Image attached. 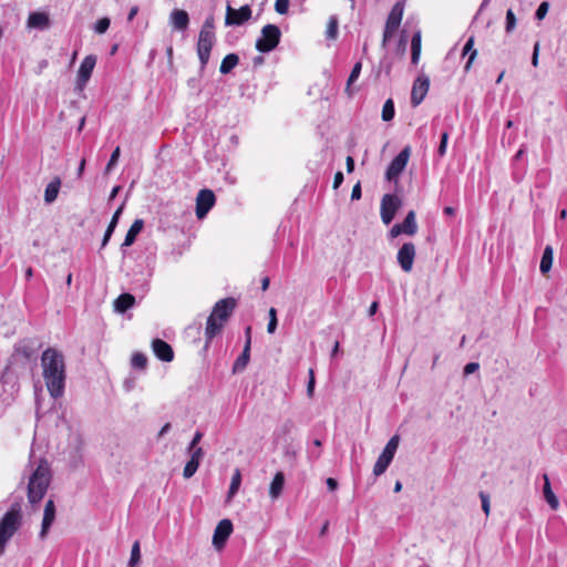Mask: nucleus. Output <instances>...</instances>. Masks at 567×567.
<instances>
[{
  "mask_svg": "<svg viewBox=\"0 0 567 567\" xmlns=\"http://www.w3.org/2000/svg\"><path fill=\"white\" fill-rule=\"evenodd\" d=\"M42 377L53 399L63 396L66 371L63 354L54 348H48L41 355Z\"/></svg>",
  "mask_w": 567,
  "mask_h": 567,
  "instance_id": "nucleus-1",
  "label": "nucleus"
},
{
  "mask_svg": "<svg viewBox=\"0 0 567 567\" xmlns=\"http://www.w3.org/2000/svg\"><path fill=\"white\" fill-rule=\"evenodd\" d=\"M235 307L236 300L234 298H225L215 303L213 311L207 318L206 322V348L208 347L209 342L221 332L224 324L231 316Z\"/></svg>",
  "mask_w": 567,
  "mask_h": 567,
  "instance_id": "nucleus-2",
  "label": "nucleus"
},
{
  "mask_svg": "<svg viewBox=\"0 0 567 567\" xmlns=\"http://www.w3.org/2000/svg\"><path fill=\"white\" fill-rule=\"evenodd\" d=\"M51 482V470L47 461L41 460L37 468L32 472L28 484V499L35 504L40 502L47 493Z\"/></svg>",
  "mask_w": 567,
  "mask_h": 567,
  "instance_id": "nucleus-3",
  "label": "nucleus"
},
{
  "mask_svg": "<svg viewBox=\"0 0 567 567\" xmlns=\"http://www.w3.org/2000/svg\"><path fill=\"white\" fill-rule=\"evenodd\" d=\"M21 524V507L19 503H14L0 519V556L3 555L8 542L20 528Z\"/></svg>",
  "mask_w": 567,
  "mask_h": 567,
  "instance_id": "nucleus-4",
  "label": "nucleus"
},
{
  "mask_svg": "<svg viewBox=\"0 0 567 567\" xmlns=\"http://www.w3.org/2000/svg\"><path fill=\"white\" fill-rule=\"evenodd\" d=\"M280 38L281 31L276 24H266L256 41V49L261 53H268L277 48Z\"/></svg>",
  "mask_w": 567,
  "mask_h": 567,
  "instance_id": "nucleus-5",
  "label": "nucleus"
},
{
  "mask_svg": "<svg viewBox=\"0 0 567 567\" xmlns=\"http://www.w3.org/2000/svg\"><path fill=\"white\" fill-rule=\"evenodd\" d=\"M402 200L398 195L385 194L381 199L380 215L384 225L391 224L396 212L401 208Z\"/></svg>",
  "mask_w": 567,
  "mask_h": 567,
  "instance_id": "nucleus-6",
  "label": "nucleus"
},
{
  "mask_svg": "<svg viewBox=\"0 0 567 567\" xmlns=\"http://www.w3.org/2000/svg\"><path fill=\"white\" fill-rule=\"evenodd\" d=\"M403 17V4L401 2H396L393 8L391 9L384 31H383V39H382V47L384 48L388 43V41L391 39V37L395 33L398 28L401 24Z\"/></svg>",
  "mask_w": 567,
  "mask_h": 567,
  "instance_id": "nucleus-7",
  "label": "nucleus"
},
{
  "mask_svg": "<svg viewBox=\"0 0 567 567\" xmlns=\"http://www.w3.org/2000/svg\"><path fill=\"white\" fill-rule=\"evenodd\" d=\"M411 154L410 146H405L390 163L385 177L388 181L396 179L406 167Z\"/></svg>",
  "mask_w": 567,
  "mask_h": 567,
  "instance_id": "nucleus-8",
  "label": "nucleus"
},
{
  "mask_svg": "<svg viewBox=\"0 0 567 567\" xmlns=\"http://www.w3.org/2000/svg\"><path fill=\"white\" fill-rule=\"evenodd\" d=\"M214 41H215V33H207V31H205V32L199 31L198 42H197V54H198V59L200 61L202 69H204L209 61L210 51L213 49Z\"/></svg>",
  "mask_w": 567,
  "mask_h": 567,
  "instance_id": "nucleus-9",
  "label": "nucleus"
},
{
  "mask_svg": "<svg viewBox=\"0 0 567 567\" xmlns=\"http://www.w3.org/2000/svg\"><path fill=\"white\" fill-rule=\"evenodd\" d=\"M37 349L31 340H22L18 342L11 355L13 362L27 363L35 358Z\"/></svg>",
  "mask_w": 567,
  "mask_h": 567,
  "instance_id": "nucleus-10",
  "label": "nucleus"
},
{
  "mask_svg": "<svg viewBox=\"0 0 567 567\" xmlns=\"http://www.w3.org/2000/svg\"><path fill=\"white\" fill-rule=\"evenodd\" d=\"M251 18V9L249 4L241 6L239 9H234L227 4L225 24L226 25H241Z\"/></svg>",
  "mask_w": 567,
  "mask_h": 567,
  "instance_id": "nucleus-11",
  "label": "nucleus"
},
{
  "mask_svg": "<svg viewBox=\"0 0 567 567\" xmlns=\"http://www.w3.org/2000/svg\"><path fill=\"white\" fill-rule=\"evenodd\" d=\"M216 197L213 190L202 189L196 197V216L198 219L204 218L208 212L214 207Z\"/></svg>",
  "mask_w": 567,
  "mask_h": 567,
  "instance_id": "nucleus-12",
  "label": "nucleus"
},
{
  "mask_svg": "<svg viewBox=\"0 0 567 567\" xmlns=\"http://www.w3.org/2000/svg\"><path fill=\"white\" fill-rule=\"evenodd\" d=\"M415 246L413 243H404L398 251L396 260L404 272H410L415 258Z\"/></svg>",
  "mask_w": 567,
  "mask_h": 567,
  "instance_id": "nucleus-13",
  "label": "nucleus"
},
{
  "mask_svg": "<svg viewBox=\"0 0 567 567\" xmlns=\"http://www.w3.org/2000/svg\"><path fill=\"white\" fill-rule=\"evenodd\" d=\"M96 64V58L94 55H86L83 61L81 62V65L78 71L76 76V89L82 91L86 83L89 82L92 72L94 70V66Z\"/></svg>",
  "mask_w": 567,
  "mask_h": 567,
  "instance_id": "nucleus-14",
  "label": "nucleus"
},
{
  "mask_svg": "<svg viewBox=\"0 0 567 567\" xmlns=\"http://www.w3.org/2000/svg\"><path fill=\"white\" fill-rule=\"evenodd\" d=\"M429 87L430 79L426 75L422 74L415 79L411 92L412 106H417L422 103L429 92Z\"/></svg>",
  "mask_w": 567,
  "mask_h": 567,
  "instance_id": "nucleus-15",
  "label": "nucleus"
},
{
  "mask_svg": "<svg viewBox=\"0 0 567 567\" xmlns=\"http://www.w3.org/2000/svg\"><path fill=\"white\" fill-rule=\"evenodd\" d=\"M246 342L241 354L236 359L233 365V372L238 373L246 369L250 359V346H251V327L245 329Z\"/></svg>",
  "mask_w": 567,
  "mask_h": 567,
  "instance_id": "nucleus-16",
  "label": "nucleus"
},
{
  "mask_svg": "<svg viewBox=\"0 0 567 567\" xmlns=\"http://www.w3.org/2000/svg\"><path fill=\"white\" fill-rule=\"evenodd\" d=\"M233 532V524L229 519H221L217 527L215 528L213 536V544L216 548H221L227 538L230 536Z\"/></svg>",
  "mask_w": 567,
  "mask_h": 567,
  "instance_id": "nucleus-17",
  "label": "nucleus"
},
{
  "mask_svg": "<svg viewBox=\"0 0 567 567\" xmlns=\"http://www.w3.org/2000/svg\"><path fill=\"white\" fill-rule=\"evenodd\" d=\"M54 519H55V505L52 499H49L44 506L43 519H42L41 530L39 534L41 539H44L47 537L49 529H50L51 525L53 524Z\"/></svg>",
  "mask_w": 567,
  "mask_h": 567,
  "instance_id": "nucleus-18",
  "label": "nucleus"
},
{
  "mask_svg": "<svg viewBox=\"0 0 567 567\" xmlns=\"http://www.w3.org/2000/svg\"><path fill=\"white\" fill-rule=\"evenodd\" d=\"M152 349L155 355L164 362H171L174 359L173 348L162 339L153 340Z\"/></svg>",
  "mask_w": 567,
  "mask_h": 567,
  "instance_id": "nucleus-19",
  "label": "nucleus"
},
{
  "mask_svg": "<svg viewBox=\"0 0 567 567\" xmlns=\"http://www.w3.org/2000/svg\"><path fill=\"white\" fill-rule=\"evenodd\" d=\"M171 22L174 27V29L184 31L187 29L189 23V17L188 13L185 10L181 9H174L171 12Z\"/></svg>",
  "mask_w": 567,
  "mask_h": 567,
  "instance_id": "nucleus-20",
  "label": "nucleus"
},
{
  "mask_svg": "<svg viewBox=\"0 0 567 567\" xmlns=\"http://www.w3.org/2000/svg\"><path fill=\"white\" fill-rule=\"evenodd\" d=\"M285 486V475L282 472H277L269 486V496L271 499H277Z\"/></svg>",
  "mask_w": 567,
  "mask_h": 567,
  "instance_id": "nucleus-21",
  "label": "nucleus"
},
{
  "mask_svg": "<svg viewBox=\"0 0 567 567\" xmlns=\"http://www.w3.org/2000/svg\"><path fill=\"white\" fill-rule=\"evenodd\" d=\"M543 478H544V486H543L544 498L547 502V504L550 506V508L556 511L559 506L558 498L556 497V495L554 494V492L551 489L548 475L544 474Z\"/></svg>",
  "mask_w": 567,
  "mask_h": 567,
  "instance_id": "nucleus-22",
  "label": "nucleus"
},
{
  "mask_svg": "<svg viewBox=\"0 0 567 567\" xmlns=\"http://www.w3.org/2000/svg\"><path fill=\"white\" fill-rule=\"evenodd\" d=\"M144 221L142 219L134 220V223L131 225L130 229L126 233V236L122 244V248L130 247L134 244L137 235L142 231Z\"/></svg>",
  "mask_w": 567,
  "mask_h": 567,
  "instance_id": "nucleus-23",
  "label": "nucleus"
},
{
  "mask_svg": "<svg viewBox=\"0 0 567 567\" xmlns=\"http://www.w3.org/2000/svg\"><path fill=\"white\" fill-rule=\"evenodd\" d=\"M135 305V297L131 293H122L114 301V309L120 313H124Z\"/></svg>",
  "mask_w": 567,
  "mask_h": 567,
  "instance_id": "nucleus-24",
  "label": "nucleus"
},
{
  "mask_svg": "<svg viewBox=\"0 0 567 567\" xmlns=\"http://www.w3.org/2000/svg\"><path fill=\"white\" fill-rule=\"evenodd\" d=\"M61 179L59 177H54L45 187L44 190V202L47 204H52L60 192Z\"/></svg>",
  "mask_w": 567,
  "mask_h": 567,
  "instance_id": "nucleus-25",
  "label": "nucleus"
},
{
  "mask_svg": "<svg viewBox=\"0 0 567 567\" xmlns=\"http://www.w3.org/2000/svg\"><path fill=\"white\" fill-rule=\"evenodd\" d=\"M400 225H401L403 234H405L408 236L415 235L416 231H417V224H416V219H415V212L414 210H410L406 214L404 220Z\"/></svg>",
  "mask_w": 567,
  "mask_h": 567,
  "instance_id": "nucleus-26",
  "label": "nucleus"
},
{
  "mask_svg": "<svg viewBox=\"0 0 567 567\" xmlns=\"http://www.w3.org/2000/svg\"><path fill=\"white\" fill-rule=\"evenodd\" d=\"M466 54H470L468 60L464 66V70L467 72L477 55V50L474 49V37H470L463 47L462 55Z\"/></svg>",
  "mask_w": 567,
  "mask_h": 567,
  "instance_id": "nucleus-27",
  "label": "nucleus"
},
{
  "mask_svg": "<svg viewBox=\"0 0 567 567\" xmlns=\"http://www.w3.org/2000/svg\"><path fill=\"white\" fill-rule=\"evenodd\" d=\"M29 27L44 29L49 27V17L45 13L33 12L28 19Z\"/></svg>",
  "mask_w": 567,
  "mask_h": 567,
  "instance_id": "nucleus-28",
  "label": "nucleus"
},
{
  "mask_svg": "<svg viewBox=\"0 0 567 567\" xmlns=\"http://www.w3.org/2000/svg\"><path fill=\"white\" fill-rule=\"evenodd\" d=\"M239 58L236 53L227 54L220 64L219 72L221 74H228L238 64Z\"/></svg>",
  "mask_w": 567,
  "mask_h": 567,
  "instance_id": "nucleus-29",
  "label": "nucleus"
},
{
  "mask_svg": "<svg viewBox=\"0 0 567 567\" xmlns=\"http://www.w3.org/2000/svg\"><path fill=\"white\" fill-rule=\"evenodd\" d=\"M553 255L554 250L551 246H546L542 256L539 269L543 274H546L550 270L553 265Z\"/></svg>",
  "mask_w": 567,
  "mask_h": 567,
  "instance_id": "nucleus-30",
  "label": "nucleus"
},
{
  "mask_svg": "<svg viewBox=\"0 0 567 567\" xmlns=\"http://www.w3.org/2000/svg\"><path fill=\"white\" fill-rule=\"evenodd\" d=\"M399 443H400V436L393 435L389 440V442L386 443V445L384 446V449L380 455L385 456L386 458L392 461L395 455V452L399 447Z\"/></svg>",
  "mask_w": 567,
  "mask_h": 567,
  "instance_id": "nucleus-31",
  "label": "nucleus"
},
{
  "mask_svg": "<svg viewBox=\"0 0 567 567\" xmlns=\"http://www.w3.org/2000/svg\"><path fill=\"white\" fill-rule=\"evenodd\" d=\"M361 69H362V63L361 62H357L352 70H351V73L348 78V81H347V86H346V92L349 96L352 95V90H351V85L353 84V82H355L358 80V78L360 76V73H361Z\"/></svg>",
  "mask_w": 567,
  "mask_h": 567,
  "instance_id": "nucleus-32",
  "label": "nucleus"
},
{
  "mask_svg": "<svg viewBox=\"0 0 567 567\" xmlns=\"http://www.w3.org/2000/svg\"><path fill=\"white\" fill-rule=\"evenodd\" d=\"M141 561V545L140 542H134L131 549V557L127 564V567H137Z\"/></svg>",
  "mask_w": 567,
  "mask_h": 567,
  "instance_id": "nucleus-33",
  "label": "nucleus"
},
{
  "mask_svg": "<svg viewBox=\"0 0 567 567\" xmlns=\"http://www.w3.org/2000/svg\"><path fill=\"white\" fill-rule=\"evenodd\" d=\"M240 484H241V473L238 468H236L233 474L230 486L228 489V498H231L235 496V494L238 492V489L240 487Z\"/></svg>",
  "mask_w": 567,
  "mask_h": 567,
  "instance_id": "nucleus-34",
  "label": "nucleus"
},
{
  "mask_svg": "<svg viewBox=\"0 0 567 567\" xmlns=\"http://www.w3.org/2000/svg\"><path fill=\"white\" fill-rule=\"evenodd\" d=\"M391 462L392 461L386 458L385 456L379 455V457L374 464V467H373V474L375 476L382 475L386 471V468L389 467Z\"/></svg>",
  "mask_w": 567,
  "mask_h": 567,
  "instance_id": "nucleus-35",
  "label": "nucleus"
},
{
  "mask_svg": "<svg viewBox=\"0 0 567 567\" xmlns=\"http://www.w3.org/2000/svg\"><path fill=\"white\" fill-rule=\"evenodd\" d=\"M395 110H394V102L392 99H388L382 107V120L384 122H389L394 117Z\"/></svg>",
  "mask_w": 567,
  "mask_h": 567,
  "instance_id": "nucleus-36",
  "label": "nucleus"
},
{
  "mask_svg": "<svg viewBox=\"0 0 567 567\" xmlns=\"http://www.w3.org/2000/svg\"><path fill=\"white\" fill-rule=\"evenodd\" d=\"M131 364L134 369L145 370L147 365V357L144 353L136 352L132 355Z\"/></svg>",
  "mask_w": 567,
  "mask_h": 567,
  "instance_id": "nucleus-37",
  "label": "nucleus"
},
{
  "mask_svg": "<svg viewBox=\"0 0 567 567\" xmlns=\"http://www.w3.org/2000/svg\"><path fill=\"white\" fill-rule=\"evenodd\" d=\"M327 38L334 40L338 35V19L336 16H331L327 25L326 31Z\"/></svg>",
  "mask_w": 567,
  "mask_h": 567,
  "instance_id": "nucleus-38",
  "label": "nucleus"
},
{
  "mask_svg": "<svg viewBox=\"0 0 567 567\" xmlns=\"http://www.w3.org/2000/svg\"><path fill=\"white\" fill-rule=\"evenodd\" d=\"M516 28V17L512 9H508L506 11V19H505V31L506 33H512Z\"/></svg>",
  "mask_w": 567,
  "mask_h": 567,
  "instance_id": "nucleus-39",
  "label": "nucleus"
},
{
  "mask_svg": "<svg viewBox=\"0 0 567 567\" xmlns=\"http://www.w3.org/2000/svg\"><path fill=\"white\" fill-rule=\"evenodd\" d=\"M198 462H196L195 460H189L184 467L183 476L185 478H190L198 470Z\"/></svg>",
  "mask_w": 567,
  "mask_h": 567,
  "instance_id": "nucleus-40",
  "label": "nucleus"
},
{
  "mask_svg": "<svg viewBox=\"0 0 567 567\" xmlns=\"http://www.w3.org/2000/svg\"><path fill=\"white\" fill-rule=\"evenodd\" d=\"M111 21L109 18L99 19L95 23L94 31L99 34H103L110 28Z\"/></svg>",
  "mask_w": 567,
  "mask_h": 567,
  "instance_id": "nucleus-41",
  "label": "nucleus"
},
{
  "mask_svg": "<svg viewBox=\"0 0 567 567\" xmlns=\"http://www.w3.org/2000/svg\"><path fill=\"white\" fill-rule=\"evenodd\" d=\"M123 207L124 205H121L116 210L115 213L113 214V217L106 228L107 231H111V233H114L116 226H117V223H118V218L123 212Z\"/></svg>",
  "mask_w": 567,
  "mask_h": 567,
  "instance_id": "nucleus-42",
  "label": "nucleus"
},
{
  "mask_svg": "<svg viewBox=\"0 0 567 567\" xmlns=\"http://www.w3.org/2000/svg\"><path fill=\"white\" fill-rule=\"evenodd\" d=\"M315 386H316V379H315V371L312 368L309 369V380L307 383V395L308 398H312L315 394Z\"/></svg>",
  "mask_w": 567,
  "mask_h": 567,
  "instance_id": "nucleus-43",
  "label": "nucleus"
},
{
  "mask_svg": "<svg viewBox=\"0 0 567 567\" xmlns=\"http://www.w3.org/2000/svg\"><path fill=\"white\" fill-rule=\"evenodd\" d=\"M120 154H121V150L120 147H115V150L112 152L111 154V157H110V161L105 167V173H109L113 166L116 165L117 161H118V157H120Z\"/></svg>",
  "mask_w": 567,
  "mask_h": 567,
  "instance_id": "nucleus-44",
  "label": "nucleus"
},
{
  "mask_svg": "<svg viewBox=\"0 0 567 567\" xmlns=\"http://www.w3.org/2000/svg\"><path fill=\"white\" fill-rule=\"evenodd\" d=\"M548 9H549V3L547 1L542 2L535 12V18L537 20H543L547 14Z\"/></svg>",
  "mask_w": 567,
  "mask_h": 567,
  "instance_id": "nucleus-45",
  "label": "nucleus"
},
{
  "mask_svg": "<svg viewBox=\"0 0 567 567\" xmlns=\"http://www.w3.org/2000/svg\"><path fill=\"white\" fill-rule=\"evenodd\" d=\"M447 141H449V133L444 132L441 135V142H440V145H439V148H437V154H439L440 157H443L445 155V153H446Z\"/></svg>",
  "mask_w": 567,
  "mask_h": 567,
  "instance_id": "nucleus-46",
  "label": "nucleus"
},
{
  "mask_svg": "<svg viewBox=\"0 0 567 567\" xmlns=\"http://www.w3.org/2000/svg\"><path fill=\"white\" fill-rule=\"evenodd\" d=\"M289 8V0H276L275 10L279 14H286Z\"/></svg>",
  "mask_w": 567,
  "mask_h": 567,
  "instance_id": "nucleus-47",
  "label": "nucleus"
},
{
  "mask_svg": "<svg viewBox=\"0 0 567 567\" xmlns=\"http://www.w3.org/2000/svg\"><path fill=\"white\" fill-rule=\"evenodd\" d=\"M205 31H207V33H215L214 32V17L213 16L206 18V20L204 21V23L202 25L200 32H205Z\"/></svg>",
  "mask_w": 567,
  "mask_h": 567,
  "instance_id": "nucleus-48",
  "label": "nucleus"
},
{
  "mask_svg": "<svg viewBox=\"0 0 567 567\" xmlns=\"http://www.w3.org/2000/svg\"><path fill=\"white\" fill-rule=\"evenodd\" d=\"M480 498H481V502H482V509L484 511V513L486 515H488L489 514V509H491L488 495L483 493V492H481L480 493Z\"/></svg>",
  "mask_w": 567,
  "mask_h": 567,
  "instance_id": "nucleus-49",
  "label": "nucleus"
},
{
  "mask_svg": "<svg viewBox=\"0 0 567 567\" xmlns=\"http://www.w3.org/2000/svg\"><path fill=\"white\" fill-rule=\"evenodd\" d=\"M413 50L421 51V32H416L412 37L411 51Z\"/></svg>",
  "mask_w": 567,
  "mask_h": 567,
  "instance_id": "nucleus-50",
  "label": "nucleus"
},
{
  "mask_svg": "<svg viewBox=\"0 0 567 567\" xmlns=\"http://www.w3.org/2000/svg\"><path fill=\"white\" fill-rule=\"evenodd\" d=\"M190 452V460H195L196 462L200 463V460L204 455L202 447H194L193 450H188Z\"/></svg>",
  "mask_w": 567,
  "mask_h": 567,
  "instance_id": "nucleus-51",
  "label": "nucleus"
},
{
  "mask_svg": "<svg viewBox=\"0 0 567 567\" xmlns=\"http://www.w3.org/2000/svg\"><path fill=\"white\" fill-rule=\"evenodd\" d=\"M480 369V364L477 362H470L464 367V375H470L476 372Z\"/></svg>",
  "mask_w": 567,
  "mask_h": 567,
  "instance_id": "nucleus-52",
  "label": "nucleus"
},
{
  "mask_svg": "<svg viewBox=\"0 0 567 567\" xmlns=\"http://www.w3.org/2000/svg\"><path fill=\"white\" fill-rule=\"evenodd\" d=\"M361 195H362V192H361V184L360 182H358L353 188H352V192H351V199L352 200H358L361 198Z\"/></svg>",
  "mask_w": 567,
  "mask_h": 567,
  "instance_id": "nucleus-53",
  "label": "nucleus"
},
{
  "mask_svg": "<svg viewBox=\"0 0 567 567\" xmlns=\"http://www.w3.org/2000/svg\"><path fill=\"white\" fill-rule=\"evenodd\" d=\"M401 234H403V231H402V228H401L400 224L393 225L392 228L389 231V236L391 238H395V237L400 236Z\"/></svg>",
  "mask_w": 567,
  "mask_h": 567,
  "instance_id": "nucleus-54",
  "label": "nucleus"
},
{
  "mask_svg": "<svg viewBox=\"0 0 567 567\" xmlns=\"http://www.w3.org/2000/svg\"><path fill=\"white\" fill-rule=\"evenodd\" d=\"M202 437H203V433L197 431L188 446V450H193L194 447H197V444L200 442Z\"/></svg>",
  "mask_w": 567,
  "mask_h": 567,
  "instance_id": "nucleus-55",
  "label": "nucleus"
},
{
  "mask_svg": "<svg viewBox=\"0 0 567 567\" xmlns=\"http://www.w3.org/2000/svg\"><path fill=\"white\" fill-rule=\"evenodd\" d=\"M538 54H539V43L536 42L533 50L532 64L534 66L538 65Z\"/></svg>",
  "mask_w": 567,
  "mask_h": 567,
  "instance_id": "nucleus-56",
  "label": "nucleus"
},
{
  "mask_svg": "<svg viewBox=\"0 0 567 567\" xmlns=\"http://www.w3.org/2000/svg\"><path fill=\"white\" fill-rule=\"evenodd\" d=\"M277 324H278L277 318H270L268 326H267L268 333H275V331L277 329Z\"/></svg>",
  "mask_w": 567,
  "mask_h": 567,
  "instance_id": "nucleus-57",
  "label": "nucleus"
},
{
  "mask_svg": "<svg viewBox=\"0 0 567 567\" xmlns=\"http://www.w3.org/2000/svg\"><path fill=\"white\" fill-rule=\"evenodd\" d=\"M343 183L342 172H337L333 178V188H338Z\"/></svg>",
  "mask_w": 567,
  "mask_h": 567,
  "instance_id": "nucleus-58",
  "label": "nucleus"
},
{
  "mask_svg": "<svg viewBox=\"0 0 567 567\" xmlns=\"http://www.w3.org/2000/svg\"><path fill=\"white\" fill-rule=\"evenodd\" d=\"M293 427V422L291 420H287L282 425H281V431L287 434L289 433Z\"/></svg>",
  "mask_w": 567,
  "mask_h": 567,
  "instance_id": "nucleus-59",
  "label": "nucleus"
},
{
  "mask_svg": "<svg viewBox=\"0 0 567 567\" xmlns=\"http://www.w3.org/2000/svg\"><path fill=\"white\" fill-rule=\"evenodd\" d=\"M326 483H327L329 491L333 492L338 488V482H337V480H334L332 477L327 478Z\"/></svg>",
  "mask_w": 567,
  "mask_h": 567,
  "instance_id": "nucleus-60",
  "label": "nucleus"
},
{
  "mask_svg": "<svg viewBox=\"0 0 567 567\" xmlns=\"http://www.w3.org/2000/svg\"><path fill=\"white\" fill-rule=\"evenodd\" d=\"M346 165H347V172L352 173L354 169V159L351 156H348L347 161H346Z\"/></svg>",
  "mask_w": 567,
  "mask_h": 567,
  "instance_id": "nucleus-61",
  "label": "nucleus"
},
{
  "mask_svg": "<svg viewBox=\"0 0 567 567\" xmlns=\"http://www.w3.org/2000/svg\"><path fill=\"white\" fill-rule=\"evenodd\" d=\"M137 12H138V7L137 6L132 7L128 12L127 20L132 21L135 18V16L137 14Z\"/></svg>",
  "mask_w": 567,
  "mask_h": 567,
  "instance_id": "nucleus-62",
  "label": "nucleus"
},
{
  "mask_svg": "<svg viewBox=\"0 0 567 567\" xmlns=\"http://www.w3.org/2000/svg\"><path fill=\"white\" fill-rule=\"evenodd\" d=\"M171 430V423H166L158 432V437H163Z\"/></svg>",
  "mask_w": 567,
  "mask_h": 567,
  "instance_id": "nucleus-63",
  "label": "nucleus"
},
{
  "mask_svg": "<svg viewBox=\"0 0 567 567\" xmlns=\"http://www.w3.org/2000/svg\"><path fill=\"white\" fill-rule=\"evenodd\" d=\"M420 54H421V51H416V50H413V51H412L411 62H412L413 64H416V63L419 62Z\"/></svg>",
  "mask_w": 567,
  "mask_h": 567,
  "instance_id": "nucleus-64",
  "label": "nucleus"
}]
</instances>
